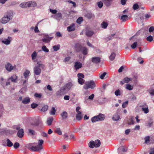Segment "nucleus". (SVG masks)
Returning <instances> with one entry per match:
<instances>
[{
  "instance_id": "2eb2a0df",
  "label": "nucleus",
  "mask_w": 154,
  "mask_h": 154,
  "mask_svg": "<svg viewBox=\"0 0 154 154\" xmlns=\"http://www.w3.org/2000/svg\"><path fill=\"white\" fill-rule=\"evenodd\" d=\"M24 131L23 129H21L19 130L17 132V134L18 137H22L23 136Z\"/></svg>"
},
{
  "instance_id": "6ab92c4d",
  "label": "nucleus",
  "mask_w": 154,
  "mask_h": 154,
  "mask_svg": "<svg viewBox=\"0 0 154 154\" xmlns=\"http://www.w3.org/2000/svg\"><path fill=\"white\" fill-rule=\"evenodd\" d=\"M28 4V2H24L21 3L20 5V7L23 8H26L27 7L29 8V6Z\"/></svg>"
},
{
  "instance_id": "cd10ccee",
  "label": "nucleus",
  "mask_w": 154,
  "mask_h": 154,
  "mask_svg": "<svg viewBox=\"0 0 154 154\" xmlns=\"http://www.w3.org/2000/svg\"><path fill=\"white\" fill-rule=\"evenodd\" d=\"M120 119V116L118 114L114 115L112 117V119L114 121H117Z\"/></svg>"
},
{
  "instance_id": "ddd939ff",
  "label": "nucleus",
  "mask_w": 154,
  "mask_h": 154,
  "mask_svg": "<svg viewBox=\"0 0 154 154\" xmlns=\"http://www.w3.org/2000/svg\"><path fill=\"white\" fill-rule=\"evenodd\" d=\"M83 47L81 45L79 44H76L75 46V50L77 52L81 51Z\"/></svg>"
},
{
  "instance_id": "338daca9",
  "label": "nucleus",
  "mask_w": 154,
  "mask_h": 154,
  "mask_svg": "<svg viewBox=\"0 0 154 154\" xmlns=\"http://www.w3.org/2000/svg\"><path fill=\"white\" fill-rule=\"evenodd\" d=\"M47 89L50 91H53V89L51 86L50 85H48L47 86Z\"/></svg>"
},
{
  "instance_id": "473e14b6",
  "label": "nucleus",
  "mask_w": 154,
  "mask_h": 154,
  "mask_svg": "<svg viewBox=\"0 0 154 154\" xmlns=\"http://www.w3.org/2000/svg\"><path fill=\"white\" fill-rule=\"evenodd\" d=\"M94 142L95 147H98L100 146L101 143L100 140H96Z\"/></svg>"
},
{
  "instance_id": "e2e57ef3",
  "label": "nucleus",
  "mask_w": 154,
  "mask_h": 154,
  "mask_svg": "<svg viewBox=\"0 0 154 154\" xmlns=\"http://www.w3.org/2000/svg\"><path fill=\"white\" fill-rule=\"evenodd\" d=\"M126 88L129 90H131L133 89V88H132L131 86L129 84L127 85Z\"/></svg>"
},
{
  "instance_id": "3c124183",
  "label": "nucleus",
  "mask_w": 154,
  "mask_h": 154,
  "mask_svg": "<svg viewBox=\"0 0 154 154\" xmlns=\"http://www.w3.org/2000/svg\"><path fill=\"white\" fill-rule=\"evenodd\" d=\"M97 5L99 8H101L103 6V4L102 2L100 1L97 2Z\"/></svg>"
},
{
  "instance_id": "aec40b11",
  "label": "nucleus",
  "mask_w": 154,
  "mask_h": 154,
  "mask_svg": "<svg viewBox=\"0 0 154 154\" xmlns=\"http://www.w3.org/2000/svg\"><path fill=\"white\" fill-rule=\"evenodd\" d=\"M145 105L146 106V107H143L145 106L144 105L142 106V110L145 113L147 114L149 112V109L148 106L146 105V104H145Z\"/></svg>"
},
{
  "instance_id": "c9c22d12",
  "label": "nucleus",
  "mask_w": 154,
  "mask_h": 154,
  "mask_svg": "<svg viewBox=\"0 0 154 154\" xmlns=\"http://www.w3.org/2000/svg\"><path fill=\"white\" fill-rule=\"evenodd\" d=\"M55 17L56 19L59 20L60 18L62 17V15L61 13H58L56 14V15L55 16Z\"/></svg>"
},
{
  "instance_id": "052dcab7",
  "label": "nucleus",
  "mask_w": 154,
  "mask_h": 154,
  "mask_svg": "<svg viewBox=\"0 0 154 154\" xmlns=\"http://www.w3.org/2000/svg\"><path fill=\"white\" fill-rule=\"evenodd\" d=\"M38 106V105L35 103H32L31 104V107L32 109L36 108Z\"/></svg>"
},
{
  "instance_id": "a211bd4d",
  "label": "nucleus",
  "mask_w": 154,
  "mask_h": 154,
  "mask_svg": "<svg viewBox=\"0 0 154 154\" xmlns=\"http://www.w3.org/2000/svg\"><path fill=\"white\" fill-rule=\"evenodd\" d=\"M106 6H109L111 5L113 0H102Z\"/></svg>"
},
{
  "instance_id": "2f4dec72",
  "label": "nucleus",
  "mask_w": 154,
  "mask_h": 154,
  "mask_svg": "<svg viewBox=\"0 0 154 154\" xmlns=\"http://www.w3.org/2000/svg\"><path fill=\"white\" fill-rule=\"evenodd\" d=\"M88 146L89 147L91 148H93L94 147H95L94 141H90L88 143Z\"/></svg>"
},
{
  "instance_id": "f8f14e48",
  "label": "nucleus",
  "mask_w": 154,
  "mask_h": 154,
  "mask_svg": "<svg viewBox=\"0 0 154 154\" xmlns=\"http://www.w3.org/2000/svg\"><path fill=\"white\" fill-rule=\"evenodd\" d=\"M12 40L11 37L8 36V39H5L2 41V42L6 45H8L10 44L11 41Z\"/></svg>"
},
{
  "instance_id": "c756f323",
  "label": "nucleus",
  "mask_w": 154,
  "mask_h": 154,
  "mask_svg": "<svg viewBox=\"0 0 154 154\" xmlns=\"http://www.w3.org/2000/svg\"><path fill=\"white\" fill-rule=\"evenodd\" d=\"M30 101V99L29 97H26L22 101V103L24 104H27Z\"/></svg>"
},
{
  "instance_id": "6e6552de",
  "label": "nucleus",
  "mask_w": 154,
  "mask_h": 154,
  "mask_svg": "<svg viewBox=\"0 0 154 154\" xmlns=\"http://www.w3.org/2000/svg\"><path fill=\"white\" fill-rule=\"evenodd\" d=\"M52 37H49L48 35H45L42 41L43 42L48 43L52 39Z\"/></svg>"
},
{
  "instance_id": "7ed1b4c3",
  "label": "nucleus",
  "mask_w": 154,
  "mask_h": 154,
  "mask_svg": "<svg viewBox=\"0 0 154 154\" xmlns=\"http://www.w3.org/2000/svg\"><path fill=\"white\" fill-rule=\"evenodd\" d=\"M95 86L96 85L94 82L93 80H90L86 82L83 86V88L87 90L89 88L94 89Z\"/></svg>"
},
{
  "instance_id": "58836bf2",
  "label": "nucleus",
  "mask_w": 154,
  "mask_h": 154,
  "mask_svg": "<svg viewBox=\"0 0 154 154\" xmlns=\"http://www.w3.org/2000/svg\"><path fill=\"white\" fill-rule=\"evenodd\" d=\"M56 109L54 107H52L51 111L50 112V114L51 115H54L55 114Z\"/></svg>"
},
{
  "instance_id": "ea45409f",
  "label": "nucleus",
  "mask_w": 154,
  "mask_h": 154,
  "mask_svg": "<svg viewBox=\"0 0 154 154\" xmlns=\"http://www.w3.org/2000/svg\"><path fill=\"white\" fill-rule=\"evenodd\" d=\"M29 73L30 72L29 70H27L25 72L23 73V75L25 78H26L29 74Z\"/></svg>"
},
{
  "instance_id": "a18cd8bd",
  "label": "nucleus",
  "mask_w": 154,
  "mask_h": 154,
  "mask_svg": "<svg viewBox=\"0 0 154 154\" xmlns=\"http://www.w3.org/2000/svg\"><path fill=\"white\" fill-rule=\"evenodd\" d=\"M34 96L35 97L40 98L42 96V94L41 93L38 94L36 93H35Z\"/></svg>"
},
{
  "instance_id": "7c9ffc66",
  "label": "nucleus",
  "mask_w": 154,
  "mask_h": 154,
  "mask_svg": "<svg viewBox=\"0 0 154 154\" xmlns=\"http://www.w3.org/2000/svg\"><path fill=\"white\" fill-rule=\"evenodd\" d=\"M54 131L55 133L59 135H61L62 134V131L59 128H56Z\"/></svg>"
},
{
  "instance_id": "b1692460",
  "label": "nucleus",
  "mask_w": 154,
  "mask_h": 154,
  "mask_svg": "<svg viewBox=\"0 0 154 154\" xmlns=\"http://www.w3.org/2000/svg\"><path fill=\"white\" fill-rule=\"evenodd\" d=\"M120 19L122 22H125L128 20V17L127 15H124L121 17Z\"/></svg>"
},
{
  "instance_id": "4d7b16f0",
  "label": "nucleus",
  "mask_w": 154,
  "mask_h": 154,
  "mask_svg": "<svg viewBox=\"0 0 154 154\" xmlns=\"http://www.w3.org/2000/svg\"><path fill=\"white\" fill-rule=\"evenodd\" d=\"M133 9L134 10H137L139 8V6L136 3L134 4L133 7Z\"/></svg>"
},
{
  "instance_id": "f3484780",
  "label": "nucleus",
  "mask_w": 154,
  "mask_h": 154,
  "mask_svg": "<svg viewBox=\"0 0 154 154\" xmlns=\"http://www.w3.org/2000/svg\"><path fill=\"white\" fill-rule=\"evenodd\" d=\"M75 29V26L74 24L73 23L71 26L67 27V30L69 32H71L74 31Z\"/></svg>"
},
{
  "instance_id": "393cba45",
  "label": "nucleus",
  "mask_w": 154,
  "mask_h": 154,
  "mask_svg": "<svg viewBox=\"0 0 154 154\" xmlns=\"http://www.w3.org/2000/svg\"><path fill=\"white\" fill-rule=\"evenodd\" d=\"M44 141L42 140H38V146L39 148L41 149H42L43 148V147L42 145L43 144Z\"/></svg>"
},
{
  "instance_id": "dca6fc26",
  "label": "nucleus",
  "mask_w": 154,
  "mask_h": 154,
  "mask_svg": "<svg viewBox=\"0 0 154 154\" xmlns=\"http://www.w3.org/2000/svg\"><path fill=\"white\" fill-rule=\"evenodd\" d=\"M82 118V114L81 112H79L77 113L76 115V118L77 120L80 121Z\"/></svg>"
},
{
  "instance_id": "13d9d810",
  "label": "nucleus",
  "mask_w": 154,
  "mask_h": 154,
  "mask_svg": "<svg viewBox=\"0 0 154 154\" xmlns=\"http://www.w3.org/2000/svg\"><path fill=\"white\" fill-rule=\"evenodd\" d=\"M128 101H126L122 104V107L123 108H125L128 105Z\"/></svg>"
},
{
  "instance_id": "5fc2aeb1",
  "label": "nucleus",
  "mask_w": 154,
  "mask_h": 154,
  "mask_svg": "<svg viewBox=\"0 0 154 154\" xmlns=\"http://www.w3.org/2000/svg\"><path fill=\"white\" fill-rule=\"evenodd\" d=\"M150 137L149 136L146 137L145 138V143H149V141Z\"/></svg>"
},
{
  "instance_id": "774afa93",
  "label": "nucleus",
  "mask_w": 154,
  "mask_h": 154,
  "mask_svg": "<svg viewBox=\"0 0 154 154\" xmlns=\"http://www.w3.org/2000/svg\"><path fill=\"white\" fill-rule=\"evenodd\" d=\"M154 30V27L153 26L150 27L149 29V32H151Z\"/></svg>"
},
{
  "instance_id": "412c9836",
  "label": "nucleus",
  "mask_w": 154,
  "mask_h": 154,
  "mask_svg": "<svg viewBox=\"0 0 154 154\" xmlns=\"http://www.w3.org/2000/svg\"><path fill=\"white\" fill-rule=\"evenodd\" d=\"M60 115L63 119H66L68 117V113L66 111H63L61 114Z\"/></svg>"
},
{
  "instance_id": "0eeeda50",
  "label": "nucleus",
  "mask_w": 154,
  "mask_h": 154,
  "mask_svg": "<svg viewBox=\"0 0 154 154\" xmlns=\"http://www.w3.org/2000/svg\"><path fill=\"white\" fill-rule=\"evenodd\" d=\"M14 66H13L12 65L9 63H8L5 65V68L9 72L11 71L14 69Z\"/></svg>"
},
{
  "instance_id": "de8ad7c7",
  "label": "nucleus",
  "mask_w": 154,
  "mask_h": 154,
  "mask_svg": "<svg viewBox=\"0 0 154 154\" xmlns=\"http://www.w3.org/2000/svg\"><path fill=\"white\" fill-rule=\"evenodd\" d=\"M149 120L150 121L148 122L147 126L149 127H151L152 125L153 122L152 121V119L151 118Z\"/></svg>"
},
{
  "instance_id": "20e7f679",
  "label": "nucleus",
  "mask_w": 154,
  "mask_h": 154,
  "mask_svg": "<svg viewBox=\"0 0 154 154\" xmlns=\"http://www.w3.org/2000/svg\"><path fill=\"white\" fill-rule=\"evenodd\" d=\"M105 115L101 113L99 114L98 115L95 116L91 119V121L92 122H94L97 121L103 120L105 118Z\"/></svg>"
},
{
  "instance_id": "9b49d317",
  "label": "nucleus",
  "mask_w": 154,
  "mask_h": 154,
  "mask_svg": "<svg viewBox=\"0 0 154 154\" xmlns=\"http://www.w3.org/2000/svg\"><path fill=\"white\" fill-rule=\"evenodd\" d=\"M132 80V79L130 78H128V77H126L124 79L123 81H122L120 82V84L122 85L124 84L125 83H128L130 81Z\"/></svg>"
},
{
  "instance_id": "0e129e2a",
  "label": "nucleus",
  "mask_w": 154,
  "mask_h": 154,
  "mask_svg": "<svg viewBox=\"0 0 154 154\" xmlns=\"http://www.w3.org/2000/svg\"><path fill=\"white\" fill-rule=\"evenodd\" d=\"M137 45V42H134L132 45L131 46V48L133 49H134L135 48Z\"/></svg>"
},
{
  "instance_id": "bf43d9fd",
  "label": "nucleus",
  "mask_w": 154,
  "mask_h": 154,
  "mask_svg": "<svg viewBox=\"0 0 154 154\" xmlns=\"http://www.w3.org/2000/svg\"><path fill=\"white\" fill-rule=\"evenodd\" d=\"M134 124V121H133V118H131L130 119V121H128V125H132Z\"/></svg>"
},
{
  "instance_id": "4468645a",
  "label": "nucleus",
  "mask_w": 154,
  "mask_h": 154,
  "mask_svg": "<svg viewBox=\"0 0 154 154\" xmlns=\"http://www.w3.org/2000/svg\"><path fill=\"white\" fill-rule=\"evenodd\" d=\"M48 109V106L47 105H45L43 106V107H42H42L40 106H38V109L39 110H41L43 112H45Z\"/></svg>"
},
{
  "instance_id": "4c0bfd02",
  "label": "nucleus",
  "mask_w": 154,
  "mask_h": 154,
  "mask_svg": "<svg viewBox=\"0 0 154 154\" xmlns=\"http://www.w3.org/2000/svg\"><path fill=\"white\" fill-rule=\"evenodd\" d=\"M93 34L94 32L92 31H88L86 32V35L88 37L91 36Z\"/></svg>"
},
{
  "instance_id": "f03ea898",
  "label": "nucleus",
  "mask_w": 154,
  "mask_h": 154,
  "mask_svg": "<svg viewBox=\"0 0 154 154\" xmlns=\"http://www.w3.org/2000/svg\"><path fill=\"white\" fill-rule=\"evenodd\" d=\"M38 65L35 66L34 69V73L36 75H39L41 73V69L40 68L44 69L45 67V65L41 63H40L39 61L37 62Z\"/></svg>"
},
{
  "instance_id": "423d86ee",
  "label": "nucleus",
  "mask_w": 154,
  "mask_h": 154,
  "mask_svg": "<svg viewBox=\"0 0 154 154\" xmlns=\"http://www.w3.org/2000/svg\"><path fill=\"white\" fill-rule=\"evenodd\" d=\"M28 148V149L32 151H38L41 150L39 148V147L38 145L37 146H29Z\"/></svg>"
},
{
  "instance_id": "6e6d98bb",
  "label": "nucleus",
  "mask_w": 154,
  "mask_h": 154,
  "mask_svg": "<svg viewBox=\"0 0 154 154\" xmlns=\"http://www.w3.org/2000/svg\"><path fill=\"white\" fill-rule=\"evenodd\" d=\"M64 139L65 140H69V138L68 137V135L67 134V133H65L63 134Z\"/></svg>"
},
{
  "instance_id": "603ef678",
  "label": "nucleus",
  "mask_w": 154,
  "mask_h": 154,
  "mask_svg": "<svg viewBox=\"0 0 154 154\" xmlns=\"http://www.w3.org/2000/svg\"><path fill=\"white\" fill-rule=\"evenodd\" d=\"M115 95L116 96H119L121 95L120 91L119 89H118L115 92Z\"/></svg>"
},
{
  "instance_id": "69168bd1",
  "label": "nucleus",
  "mask_w": 154,
  "mask_h": 154,
  "mask_svg": "<svg viewBox=\"0 0 154 154\" xmlns=\"http://www.w3.org/2000/svg\"><path fill=\"white\" fill-rule=\"evenodd\" d=\"M71 59V57H66L64 60V62H66L69 61Z\"/></svg>"
},
{
  "instance_id": "5701e85b",
  "label": "nucleus",
  "mask_w": 154,
  "mask_h": 154,
  "mask_svg": "<svg viewBox=\"0 0 154 154\" xmlns=\"http://www.w3.org/2000/svg\"><path fill=\"white\" fill-rule=\"evenodd\" d=\"M17 79V77L16 75H13L11 77H10L8 79H11L12 82H16Z\"/></svg>"
},
{
  "instance_id": "bb28decb",
  "label": "nucleus",
  "mask_w": 154,
  "mask_h": 154,
  "mask_svg": "<svg viewBox=\"0 0 154 154\" xmlns=\"http://www.w3.org/2000/svg\"><path fill=\"white\" fill-rule=\"evenodd\" d=\"M81 51L84 55H85L87 54L88 49L86 47H83Z\"/></svg>"
},
{
  "instance_id": "e433bc0d",
  "label": "nucleus",
  "mask_w": 154,
  "mask_h": 154,
  "mask_svg": "<svg viewBox=\"0 0 154 154\" xmlns=\"http://www.w3.org/2000/svg\"><path fill=\"white\" fill-rule=\"evenodd\" d=\"M64 94V93L63 92H62L60 89L56 92V95L57 96H60L63 95Z\"/></svg>"
},
{
  "instance_id": "72a5a7b5",
  "label": "nucleus",
  "mask_w": 154,
  "mask_h": 154,
  "mask_svg": "<svg viewBox=\"0 0 154 154\" xmlns=\"http://www.w3.org/2000/svg\"><path fill=\"white\" fill-rule=\"evenodd\" d=\"M116 54L114 53H112L109 57V59L111 61L113 60L116 57Z\"/></svg>"
},
{
  "instance_id": "f257e3e1",
  "label": "nucleus",
  "mask_w": 154,
  "mask_h": 154,
  "mask_svg": "<svg viewBox=\"0 0 154 154\" xmlns=\"http://www.w3.org/2000/svg\"><path fill=\"white\" fill-rule=\"evenodd\" d=\"M13 13L11 11L8 12L7 14L2 17L1 20V22L3 24H6L13 17Z\"/></svg>"
},
{
  "instance_id": "49530a36",
  "label": "nucleus",
  "mask_w": 154,
  "mask_h": 154,
  "mask_svg": "<svg viewBox=\"0 0 154 154\" xmlns=\"http://www.w3.org/2000/svg\"><path fill=\"white\" fill-rule=\"evenodd\" d=\"M42 49L44 51L48 52H49V50L47 48V47L45 46H43L42 47Z\"/></svg>"
},
{
  "instance_id": "c85d7f7f",
  "label": "nucleus",
  "mask_w": 154,
  "mask_h": 154,
  "mask_svg": "<svg viewBox=\"0 0 154 154\" xmlns=\"http://www.w3.org/2000/svg\"><path fill=\"white\" fill-rule=\"evenodd\" d=\"M53 117H51L48 119L47 120V124L49 126L51 125L52 123L53 120Z\"/></svg>"
},
{
  "instance_id": "a878e982",
  "label": "nucleus",
  "mask_w": 154,
  "mask_h": 154,
  "mask_svg": "<svg viewBox=\"0 0 154 154\" xmlns=\"http://www.w3.org/2000/svg\"><path fill=\"white\" fill-rule=\"evenodd\" d=\"M36 57H37V53L36 51H35L31 55L33 61L35 62L37 61L35 60Z\"/></svg>"
},
{
  "instance_id": "1a4fd4ad",
  "label": "nucleus",
  "mask_w": 154,
  "mask_h": 154,
  "mask_svg": "<svg viewBox=\"0 0 154 154\" xmlns=\"http://www.w3.org/2000/svg\"><path fill=\"white\" fill-rule=\"evenodd\" d=\"M82 64L79 61H77L76 62L75 64L74 68L77 70L78 69L82 68Z\"/></svg>"
},
{
  "instance_id": "864d4df0",
  "label": "nucleus",
  "mask_w": 154,
  "mask_h": 154,
  "mask_svg": "<svg viewBox=\"0 0 154 154\" xmlns=\"http://www.w3.org/2000/svg\"><path fill=\"white\" fill-rule=\"evenodd\" d=\"M20 144L18 142L15 143L14 145V147L15 149H17L20 146Z\"/></svg>"
},
{
  "instance_id": "a19ab883",
  "label": "nucleus",
  "mask_w": 154,
  "mask_h": 154,
  "mask_svg": "<svg viewBox=\"0 0 154 154\" xmlns=\"http://www.w3.org/2000/svg\"><path fill=\"white\" fill-rule=\"evenodd\" d=\"M101 25L102 27L104 29L106 28L107 27V26L108 25V24L106 22H103V23H102Z\"/></svg>"
},
{
  "instance_id": "39448f33",
  "label": "nucleus",
  "mask_w": 154,
  "mask_h": 154,
  "mask_svg": "<svg viewBox=\"0 0 154 154\" xmlns=\"http://www.w3.org/2000/svg\"><path fill=\"white\" fill-rule=\"evenodd\" d=\"M77 76L79 83L81 85H83L85 82V80L83 79L85 77L84 75L82 73H79L77 74Z\"/></svg>"
},
{
  "instance_id": "4be33fe9",
  "label": "nucleus",
  "mask_w": 154,
  "mask_h": 154,
  "mask_svg": "<svg viewBox=\"0 0 154 154\" xmlns=\"http://www.w3.org/2000/svg\"><path fill=\"white\" fill-rule=\"evenodd\" d=\"M29 5V7H35L37 6V3L35 1H31L28 2Z\"/></svg>"
},
{
  "instance_id": "09e8293b",
  "label": "nucleus",
  "mask_w": 154,
  "mask_h": 154,
  "mask_svg": "<svg viewBox=\"0 0 154 154\" xmlns=\"http://www.w3.org/2000/svg\"><path fill=\"white\" fill-rule=\"evenodd\" d=\"M35 133V131L34 130L29 129L28 130V134H31L32 135H34Z\"/></svg>"
},
{
  "instance_id": "c03bdc74",
  "label": "nucleus",
  "mask_w": 154,
  "mask_h": 154,
  "mask_svg": "<svg viewBox=\"0 0 154 154\" xmlns=\"http://www.w3.org/2000/svg\"><path fill=\"white\" fill-rule=\"evenodd\" d=\"M60 46L59 45L54 46L53 48L54 51H56L60 49Z\"/></svg>"
},
{
  "instance_id": "f704fd0d",
  "label": "nucleus",
  "mask_w": 154,
  "mask_h": 154,
  "mask_svg": "<svg viewBox=\"0 0 154 154\" xmlns=\"http://www.w3.org/2000/svg\"><path fill=\"white\" fill-rule=\"evenodd\" d=\"M7 143V146L8 147L12 146L13 145V143L9 139L6 140Z\"/></svg>"
},
{
  "instance_id": "79ce46f5",
  "label": "nucleus",
  "mask_w": 154,
  "mask_h": 154,
  "mask_svg": "<svg viewBox=\"0 0 154 154\" xmlns=\"http://www.w3.org/2000/svg\"><path fill=\"white\" fill-rule=\"evenodd\" d=\"M154 88V84L151 86V88ZM149 92L150 94L154 95V89H151L149 90Z\"/></svg>"
},
{
  "instance_id": "9d476101",
  "label": "nucleus",
  "mask_w": 154,
  "mask_h": 154,
  "mask_svg": "<svg viewBox=\"0 0 154 154\" xmlns=\"http://www.w3.org/2000/svg\"><path fill=\"white\" fill-rule=\"evenodd\" d=\"M100 59L99 57H94L92 58L91 61L93 63H97L100 62Z\"/></svg>"
},
{
  "instance_id": "37998d69",
  "label": "nucleus",
  "mask_w": 154,
  "mask_h": 154,
  "mask_svg": "<svg viewBox=\"0 0 154 154\" xmlns=\"http://www.w3.org/2000/svg\"><path fill=\"white\" fill-rule=\"evenodd\" d=\"M83 21V18L82 17H80L77 20L76 22L79 24H80Z\"/></svg>"
},
{
  "instance_id": "8fccbe9b",
  "label": "nucleus",
  "mask_w": 154,
  "mask_h": 154,
  "mask_svg": "<svg viewBox=\"0 0 154 154\" xmlns=\"http://www.w3.org/2000/svg\"><path fill=\"white\" fill-rule=\"evenodd\" d=\"M146 40L149 42H151L153 40V37L151 35L149 36L146 38Z\"/></svg>"
},
{
  "instance_id": "680f3d73",
  "label": "nucleus",
  "mask_w": 154,
  "mask_h": 154,
  "mask_svg": "<svg viewBox=\"0 0 154 154\" xmlns=\"http://www.w3.org/2000/svg\"><path fill=\"white\" fill-rule=\"evenodd\" d=\"M107 74L106 72H104L102 74H101L100 76V78L101 79H103L105 76Z\"/></svg>"
}]
</instances>
